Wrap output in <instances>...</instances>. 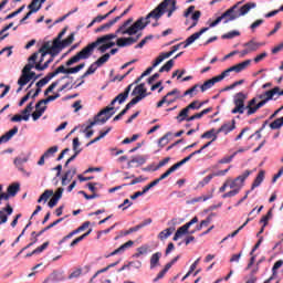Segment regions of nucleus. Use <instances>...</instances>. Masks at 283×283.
<instances>
[{
    "label": "nucleus",
    "mask_w": 283,
    "mask_h": 283,
    "mask_svg": "<svg viewBox=\"0 0 283 283\" xmlns=\"http://www.w3.org/2000/svg\"><path fill=\"white\" fill-rule=\"evenodd\" d=\"M235 36H240V31H230L224 33L221 39H235Z\"/></svg>",
    "instance_id": "nucleus-62"
},
{
    "label": "nucleus",
    "mask_w": 283,
    "mask_h": 283,
    "mask_svg": "<svg viewBox=\"0 0 283 283\" xmlns=\"http://www.w3.org/2000/svg\"><path fill=\"white\" fill-rule=\"evenodd\" d=\"M238 8V4H234L232 8L228 9L224 13H222L220 17H218L213 22L210 23L209 28H216L222 19H227V17H230L229 21H233L238 19V15H232L233 11Z\"/></svg>",
    "instance_id": "nucleus-10"
},
{
    "label": "nucleus",
    "mask_w": 283,
    "mask_h": 283,
    "mask_svg": "<svg viewBox=\"0 0 283 283\" xmlns=\"http://www.w3.org/2000/svg\"><path fill=\"white\" fill-rule=\"evenodd\" d=\"M255 2H248L243 7L240 8L239 17H244V14H249L252 8H255Z\"/></svg>",
    "instance_id": "nucleus-31"
},
{
    "label": "nucleus",
    "mask_w": 283,
    "mask_h": 283,
    "mask_svg": "<svg viewBox=\"0 0 283 283\" xmlns=\"http://www.w3.org/2000/svg\"><path fill=\"white\" fill-rule=\"evenodd\" d=\"M160 258H163L161 252H156L150 258V269H156L160 264Z\"/></svg>",
    "instance_id": "nucleus-30"
},
{
    "label": "nucleus",
    "mask_w": 283,
    "mask_h": 283,
    "mask_svg": "<svg viewBox=\"0 0 283 283\" xmlns=\"http://www.w3.org/2000/svg\"><path fill=\"white\" fill-rule=\"evenodd\" d=\"M255 103H258V99L255 97L249 101L245 107L248 109V116H253V114H255L258 109L264 107L268 102H265V99H261V102H259L258 104Z\"/></svg>",
    "instance_id": "nucleus-11"
},
{
    "label": "nucleus",
    "mask_w": 283,
    "mask_h": 283,
    "mask_svg": "<svg viewBox=\"0 0 283 283\" xmlns=\"http://www.w3.org/2000/svg\"><path fill=\"white\" fill-rule=\"evenodd\" d=\"M214 177H216V174H210L206 176L201 181H199L198 187L199 188L206 187V185H209V182H211V180H213Z\"/></svg>",
    "instance_id": "nucleus-43"
},
{
    "label": "nucleus",
    "mask_w": 283,
    "mask_h": 283,
    "mask_svg": "<svg viewBox=\"0 0 283 283\" xmlns=\"http://www.w3.org/2000/svg\"><path fill=\"white\" fill-rule=\"evenodd\" d=\"M54 61V56L51 55V57L43 64H35V70H38V72H43L44 70H48L50 67V63H52Z\"/></svg>",
    "instance_id": "nucleus-39"
},
{
    "label": "nucleus",
    "mask_w": 283,
    "mask_h": 283,
    "mask_svg": "<svg viewBox=\"0 0 283 283\" xmlns=\"http://www.w3.org/2000/svg\"><path fill=\"white\" fill-rule=\"evenodd\" d=\"M83 67H85V63H81L77 66L70 67V69H67V74H77V72H81V70H83Z\"/></svg>",
    "instance_id": "nucleus-57"
},
{
    "label": "nucleus",
    "mask_w": 283,
    "mask_h": 283,
    "mask_svg": "<svg viewBox=\"0 0 283 283\" xmlns=\"http://www.w3.org/2000/svg\"><path fill=\"white\" fill-rule=\"evenodd\" d=\"M264 45V42H255V40H250L249 42L243 44V48H247L248 51L251 52H258L260 48Z\"/></svg>",
    "instance_id": "nucleus-21"
},
{
    "label": "nucleus",
    "mask_w": 283,
    "mask_h": 283,
    "mask_svg": "<svg viewBox=\"0 0 283 283\" xmlns=\"http://www.w3.org/2000/svg\"><path fill=\"white\" fill-rule=\"evenodd\" d=\"M32 109H34V102H30L27 107L21 112L22 116H28V120H30V114H32Z\"/></svg>",
    "instance_id": "nucleus-44"
},
{
    "label": "nucleus",
    "mask_w": 283,
    "mask_h": 283,
    "mask_svg": "<svg viewBox=\"0 0 283 283\" xmlns=\"http://www.w3.org/2000/svg\"><path fill=\"white\" fill-rule=\"evenodd\" d=\"M52 196H54V190H45L38 199V202H48Z\"/></svg>",
    "instance_id": "nucleus-36"
},
{
    "label": "nucleus",
    "mask_w": 283,
    "mask_h": 283,
    "mask_svg": "<svg viewBox=\"0 0 283 283\" xmlns=\"http://www.w3.org/2000/svg\"><path fill=\"white\" fill-rule=\"evenodd\" d=\"M60 222H63V218H60V219L53 221L52 223H50L49 226H46L44 229H42L41 231H39L36 235H39V237L43 235V233H45V231H50V229L56 227V224H60Z\"/></svg>",
    "instance_id": "nucleus-35"
},
{
    "label": "nucleus",
    "mask_w": 283,
    "mask_h": 283,
    "mask_svg": "<svg viewBox=\"0 0 283 283\" xmlns=\"http://www.w3.org/2000/svg\"><path fill=\"white\" fill-rule=\"evenodd\" d=\"M244 101H247V95L240 92L234 96L235 107L232 109V114H244Z\"/></svg>",
    "instance_id": "nucleus-8"
},
{
    "label": "nucleus",
    "mask_w": 283,
    "mask_h": 283,
    "mask_svg": "<svg viewBox=\"0 0 283 283\" xmlns=\"http://www.w3.org/2000/svg\"><path fill=\"white\" fill-rule=\"evenodd\" d=\"M45 109H48V106H39V103L35 104V112L32 113L33 120H39L45 114Z\"/></svg>",
    "instance_id": "nucleus-26"
},
{
    "label": "nucleus",
    "mask_w": 283,
    "mask_h": 283,
    "mask_svg": "<svg viewBox=\"0 0 283 283\" xmlns=\"http://www.w3.org/2000/svg\"><path fill=\"white\" fill-rule=\"evenodd\" d=\"M15 134H19V127L14 126L12 129L7 132L4 135L0 137V145L2 143H8L12 138V136H15Z\"/></svg>",
    "instance_id": "nucleus-24"
},
{
    "label": "nucleus",
    "mask_w": 283,
    "mask_h": 283,
    "mask_svg": "<svg viewBox=\"0 0 283 283\" xmlns=\"http://www.w3.org/2000/svg\"><path fill=\"white\" fill-rule=\"evenodd\" d=\"M176 98L174 99H167V96H164L158 103H157V107L160 108L163 107V105L165 103H167V105H171V103H175Z\"/></svg>",
    "instance_id": "nucleus-63"
},
{
    "label": "nucleus",
    "mask_w": 283,
    "mask_h": 283,
    "mask_svg": "<svg viewBox=\"0 0 283 283\" xmlns=\"http://www.w3.org/2000/svg\"><path fill=\"white\" fill-rule=\"evenodd\" d=\"M171 67H174V59L169 60L165 65L159 69V73L163 72H171Z\"/></svg>",
    "instance_id": "nucleus-49"
},
{
    "label": "nucleus",
    "mask_w": 283,
    "mask_h": 283,
    "mask_svg": "<svg viewBox=\"0 0 283 283\" xmlns=\"http://www.w3.org/2000/svg\"><path fill=\"white\" fill-rule=\"evenodd\" d=\"M251 65V60H245L237 65L230 66L226 71H223L220 75H217V78L220 81H224L231 72H235L237 74H240V72L247 70Z\"/></svg>",
    "instance_id": "nucleus-7"
},
{
    "label": "nucleus",
    "mask_w": 283,
    "mask_h": 283,
    "mask_svg": "<svg viewBox=\"0 0 283 283\" xmlns=\"http://www.w3.org/2000/svg\"><path fill=\"white\" fill-rule=\"evenodd\" d=\"M193 154H190L189 156H187L186 158H184L182 160L178 161L177 164L172 165L175 169H180V167H182V165L189 163V160H191Z\"/></svg>",
    "instance_id": "nucleus-52"
},
{
    "label": "nucleus",
    "mask_w": 283,
    "mask_h": 283,
    "mask_svg": "<svg viewBox=\"0 0 283 283\" xmlns=\"http://www.w3.org/2000/svg\"><path fill=\"white\" fill-rule=\"evenodd\" d=\"M165 59H169V53H160L153 63V67H158V65H160Z\"/></svg>",
    "instance_id": "nucleus-41"
},
{
    "label": "nucleus",
    "mask_w": 283,
    "mask_h": 283,
    "mask_svg": "<svg viewBox=\"0 0 283 283\" xmlns=\"http://www.w3.org/2000/svg\"><path fill=\"white\" fill-rule=\"evenodd\" d=\"M216 83H220V80L218 78V76H214L210 80H207L201 86L200 90L201 92H207V90H211V87H213L216 85Z\"/></svg>",
    "instance_id": "nucleus-25"
},
{
    "label": "nucleus",
    "mask_w": 283,
    "mask_h": 283,
    "mask_svg": "<svg viewBox=\"0 0 283 283\" xmlns=\"http://www.w3.org/2000/svg\"><path fill=\"white\" fill-rule=\"evenodd\" d=\"M109 132H112V127H108L105 132H101L99 136L95 137L93 140H91L87 144V147H90V145H94V143H98V140L105 138L108 135Z\"/></svg>",
    "instance_id": "nucleus-37"
},
{
    "label": "nucleus",
    "mask_w": 283,
    "mask_h": 283,
    "mask_svg": "<svg viewBox=\"0 0 283 283\" xmlns=\"http://www.w3.org/2000/svg\"><path fill=\"white\" fill-rule=\"evenodd\" d=\"M137 94V96H136ZM132 96H136L134 98H139V102L143 101V98H147L149 94H147V88H145V83H140L137 85L132 93Z\"/></svg>",
    "instance_id": "nucleus-14"
},
{
    "label": "nucleus",
    "mask_w": 283,
    "mask_h": 283,
    "mask_svg": "<svg viewBox=\"0 0 283 283\" xmlns=\"http://www.w3.org/2000/svg\"><path fill=\"white\" fill-rule=\"evenodd\" d=\"M238 156V153H233L230 156H226L219 160V165H229V163H232L233 159Z\"/></svg>",
    "instance_id": "nucleus-46"
},
{
    "label": "nucleus",
    "mask_w": 283,
    "mask_h": 283,
    "mask_svg": "<svg viewBox=\"0 0 283 283\" xmlns=\"http://www.w3.org/2000/svg\"><path fill=\"white\" fill-rule=\"evenodd\" d=\"M171 0H164L161 3H159L153 11H150L145 18H139L129 30L126 32L128 34H138L140 30H145L147 25L151 23L149 19H155V21H158L165 12H167V8L169 6V2Z\"/></svg>",
    "instance_id": "nucleus-1"
},
{
    "label": "nucleus",
    "mask_w": 283,
    "mask_h": 283,
    "mask_svg": "<svg viewBox=\"0 0 283 283\" xmlns=\"http://www.w3.org/2000/svg\"><path fill=\"white\" fill-rule=\"evenodd\" d=\"M133 25H134V18H129L115 31V33L103 35L98 38L95 42L97 43V45H101V43H106V41H112V39H116L118 34H128V36H134V34L136 33L126 32L127 30L132 29Z\"/></svg>",
    "instance_id": "nucleus-2"
},
{
    "label": "nucleus",
    "mask_w": 283,
    "mask_h": 283,
    "mask_svg": "<svg viewBox=\"0 0 283 283\" xmlns=\"http://www.w3.org/2000/svg\"><path fill=\"white\" fill-rule=\"evenodd\" d=\"M96 70H98V65L96 64V62H94L93 64L90 65L87 71L80 77L81 82L75 87H81V85H83V83H85V80H83V78H87V76L94 74V72H96Z\"/></svg>",
    "instance_id": "nucleus-18"
},
{
    "label": "nucleus",
    "mask_w": 283,
    "mask_h": 283,
    "mask_svg": "<svg viewBox=\"0 0 283 283\" xmlns=\"http://www.w3.org/2000/svg\"><path fill=\"white\" fill-rule=\"evenodd\" d=\"M149 253V245H142L137 248V252L133 254V258H139L140 255H147Z\"/></svg>",
    "instance_id": "nucleus-38"
},
{
    "label": "nucleus",
    "mask_w": 283,
    "mask_h": 283,
    "mask_svg": "<svg viewBox=\"0 0 283 283\" xmlns=\"http://www.w3.org/2000/svg\"><path fill=\"white\" fill-rule=\"evenodd\" d=\"M76 176V168H71L62 177V186L65 187L69 182H72V178Z\"/></svg>",
    "instance_id": "nucleus-22"
},
{
    "label": "nucleus",
    "mask_w": 283,
    "mask_h": 283,
    "mask_svg": "<svg viewBox=\"0 0 283 283\" xmlns=\"http://www.w3.org/2000/svg\"><path fill=\"white\" fill-rule=\"evenodd\" d=\"M200 107H202V104H198V101H193L187 107L181 109V112L177 115L176 119L178 120V123H182L185 122V118L189 116L190 109H200Z\"/></svg>",
    "instance_id": "nucleus-9"
},
{
    "label": "nucleus",
    "mask_w": 283,
    "mask_h": 283,
    "mask_svg": "<svg viewBox=\"0 0 283 283\" xmlns=\"http://www.w3.org/2000/svg\"><path fill=\"white\" fill-rule=\"evenodd\" d=\"M177 169L174 167V166H171L166 172H164L159 178H157V179H159V182L160 181H163V180H165V178H169V176H171V174H174V171H176Z\"/></svg>",
    "instance_id": "nucleus-58"
},
{
    "label": "nucleus",
    "mask_w": 283,
    "mask_h": 283,
    "mask_svg": "<svg viewBox=\"0 0 283 283\" xmlns=\"http://www.w3.org/2000/svg\"><path fill=\"white\" fill-rule=\"evenodd\" d=\"M109 53H105L99 59H97V61H95V65H97V67L105 65V63L109 61Z\"/></svg>",
    "instance_id": "nucleus-42"
},
{
    "label": "nucleus",
    "mask_w": 283,
    "mask_h": 283,
    "mask_svg": "<svg viewBox=\"0 0 283 283\" xmlns=\"http://www.w3.org/2000/svg\"><path fill=\"white\" fill-rule=\"evenodd\" d=\"M273 218V208H271L265 216H263L260 220V223L263 224V227H266L269 224V221Z\"/></svg>",
    "instance_id": "nucleus-40"
},
{
    "label": "nucleus",
    "mask_w": 283,
    "mask_h": 283,
    "mask_svg": "<svg viewBox=\"0 0 283 283\" xmlns=\"http://www.w3.org/2000/svg\"><path fill=\"white\" fill-rule=\"evenodd\" d=\"M169 136H171V133H167L161 138H159V142H158L159 147H165V145L169 144Z\"/></svg>",
    "instance_id": "nucleus-54"
},
{
    "label": "nucleus",
    "mask_w": 283,
    "mask_h": 283,
    "mask_svg": "<svg viewBox=\"0 0 283 283\" xmlns=\"http://www.w3.org/2000/svg\"><path fill=\"white\" fill-rule=\"evenodd\" d=\"M90 233H92V229H90L86 233L82 234L81 237H77L76 239H74L71 242L70 247H76V244H78V242H83V240H85V238H87Z\"/></svg>",
    "instance_id": "nucleus-45"
},
{
    "label": "nucleus",
    "mask_w": 283,
    "mask_h": 283,
    "mask_svg": "<svg viewBox=\"0 0 283 283\" xmlns=\"http://www.w3.org/2000/svg\"><path fill=\"white\" fill-rule=\"evenodd\" d=\"M193 154H190L189 156H187L186 158H184L182 160L178 161L177 164L172 165L175 169H180V167H182V165L189 163V160H191Z\"/></svg>",
    "instance_id": "nucleus-53"
},
{
    "label": "nucleus",
    "mask_w": 283,
    "mask_h": 283,
    "mask_svg": "<svg viewBox=\"0 0 283 283\" xmlns=\"http://www.w3.org/2000/svg\"><path fill=\"white\" fill-rule=\"evenodd\" d=\"M81 275H83V269L77 268L76 270H74L70 275H69V280H74L76 277H81Z\"/></svg>",
    "instance_id": "nucleus-59"
},
{
    "label": "nucleus",
    "mask_w": 283,
    "mask_h": 283,
    "mask_svg": "<svg viewBox=\"0 0 283 283\" xmlns=\"http://www.w3.org/2000/svg\"><path fill=\"white\" fill-rule=\"evenodd\" d=\"M189 233V230L185 226H181L180 228L177 229L172 240L176 242L182 238V235H187Z\"/></svg>",
    "instance_id": "nucleus-32"
},
{
    "label": "nucleus",
    "mask_w": 283,
    "mask_h": 283,
    "mask_svg": "<svg viewBox=\"0 0 283 283\" xmlns=\"http://www.w3.org/2000/svg\"><path fill=\"white\" fill-rule=\"evenodd\" d=\"M95 48H98V44L96 41L86 45L84 49H82L80 52H77L73 57H71L70 60L66 61V67L74 65V63H78V61L90 59L92 56V53L94 52Z\"/></svg>",
    "instance_id": "nucleus-3"
},
{
    "label": "nucleus",
    "mask_w": 283,
    "mask_h": 283,
    "mask_svg": "<svg viewBox=\"0 0 283 283\" xmlns=\"http://www.w3.org/2000/svg\"><path fill=\"white\" fill-rule=\"evenodd\" d=\"M240 193V188H237V189H232L226 193L222 195V198L223 199H227V198H233L234 196H238Z\"/></svg>",
    "instance_id": "nucleus-55"
},
{
    "label": "nucleus",
    "mask_w": 283,
    "mask_h": 283,
    "mask_svg": "<svg viewBox=\"0 0 283 283\" xmlns=\"http://www.w3.org/2000/svg\"><path fill=\"white\" fill-rule=\"evenodd\" d=\"M264 175H265L264 170L259 171L256 178L254 179V181L251 186V191H253V189H255L256 187H260L262 185V182H264Z\"/></svg>",
    "instance_id": "nucleus-27"
},
{
    "label": "nucleus",
    "mask_w": 283,
    "mask_h": 283,
    "mask_svg": "<svg viewBox=\"0 0 283 283\" xmlns=\"http://www.w3.org/2000/svg\"><path fill=\"white\" fill-rule=\"evenodd\" d=\"M193 154H190L189 156H187L186 158H184L182 160L178 161L177 164L172 165L175 169H180V167H182V165L189 163V160H191Z\"/></svg>",
    "instance_id": "nucleus-51"
},
{
    "label": "nucleus",
    "mask_w": 283,
    "mask_h": 283,
    "mask_svg": "<svg viewBox=\"0 0 283 283\" xmlns=\"http://www.w3.org/2000/svg\"><path fill=\"white\" fill-rule=\"evenodd\" d=\"M114 114H116V112H114V107L106 106L94 117V120L86 126V130L92 129L96 123H102V125H105V123L108 122Z\"/></svg>",
    "instance_id": "nucleus-6"
},
{
    "label": "nucleus",
    "mask_w": 283,
    "mask_h": 283,
    "mask_svg": "<svg viewBox=\"0 0 283 283\" xmlns=\"http://www.w3.org/2000/svg\"><path fill=\"white\" fill-rule=\"evenodd\" d=\"M35 54H42V56H48L50 54V44H43Z\"/></svg>",
    "instance_id": "nucleus-50"
},
{
    "label": "nucleus",
    "mask_w": 283,
    "mask_h": 283,
    "mask_svg": "<svg viewBox=\"0 0 283 283\" xmlns=\"http://www.w3.org/2000/svg\"><path fill=\"white\" fill-rule=\"evenodd\" d=\"M56 98H61V93H55L54 95H50L44 99H40L38 102V107H41V105L46 106L48 103H52V101H56Z\"/></svg>",
    "instance_id": "nucleus-28"
},
{
    "label": "nucleus",
    "mask_w": 283,
    "mask_h": 283,
    "mask_svg": "<svg viewBox=\"0 0 283 283\" xmlns=\"http://www.w3.org/2000/svg\"><path fill=\"white\" fill-rule=\"evenodd\" d=\"M53 76H59V74H67V69L65 66L60 65L55 71L51 72Z\"/></svg>",
    "instance_id": "nucleus-64"
},
{
    "label": "nucleus",
    "mask_w": 283,
    "mask_h": 283,
    "mask_svg": "<svg viewBox=\"0 0 283 283\" xmlns=\"http://www.w3.org/2000/svg\"><path fill=\"white\" fill-rule=\"evenodd\" d=\"M56 151H59V146H52L43 155L46 158H50V156H54L56 154Z\"/></svg>",
    "instance_id": "nucleus-61"
},
{
    "label": "nucleus",
    "mask_w": 283,
    "mask_h": 283,
    "mask_svg": "<svg viewBox=\"0 0 283 283\" xmlns=\"http://www.w3.org/2000/svg\"><path fill=\"white\" fill-rule=\"evenodd\" d=\"M74 33H71L66 39L62 41L64 48H67L69 45H72V43H74Z\"/></svg>",
    "instance_id": "nucleus-60"
},
{
    "label": "nucleus",
    "mask_w": 283,
    "mask_h": 283,
    "mask_svg": "<svg viewBox=\"0 0 283 283\" xmlns=\"http://www.w3.org/2000/svg\"><path fill=\"white\" fill-rule=\"evenodd\" d=\"M280 92V86H275L274 88L270 91H265L263 94L259 95L260 99H265V102L269 103V101H273V96Z\"/></svg>",
    "instance_id": "nucleus-20"
},
{
    "label": "nucleus",
    "mask_w": 283,
    "mask_h": 283,
    "mask_svg": "<svg viewBox=\"0 0 283 283\" xmlns=\"http://www.w3.org/2000/svg\"><path fill=\"white\" fill-rule=\"evenodd\" d=\"M249 222H251V219H247V221L238 228V230H235L234 232L228 234L226 238H223L222 242H226V240H229V238H235V235H238L240 233V231H242L244 229V227L247 224H249Z\"/></svg>",
    "instance_id": "nucleus-33"
},
{
    "label": "nucleus",
    "mask_w": 283,
    "mask_h": 283,
    "mask_svg": "<svg viewBox=\"0 0 283 283\" xmlns=\"http://www.w3.org/2000/svg\"><path fill=\"white\" fill-rule=\"evenodd\" d=\"M91 222L90 221H85L82 226H80L77 229L73 230L72 232H70L67 235H65L60 242L59 244H63V242H65L66 240H70L73 235H76V233H81V231H85V229L90 228Z\"/></svg>",
    "instance_id": "nucleus-16"
},
{
    "label": "nucleus",
    "mask_w": 283,
    "mask_h": 283,
    "mask_svg": "<svg viewBox=\"0 0 283 283\" xmlns=\"http://www.w3.org/2000/svg\"><path fill=\"white\" fill-rule=\"evenodd\" d=\"M174 233V230L171 228L163 230L159 234L158 238L159 240H167L171 234Z\"/></svg>",
    "instance_id": "nucleus-48"
},
{
    "label": "nucleus",
    "mask_w": 283,
    "mask_h": 283,
    "mask_svg": "<svg viewBox=\"0 0 283 283\" xmlns=\"http://www.w3.org/2000/svg\"><path fill=\"white\" fill-rule=\"evenodd\" d=\"M218 130H216V128H212L206 133H203L201 135V138H212V140L210 143H216V140H218Z\"/></svg>",
    "instance_id": "nucleus-29"
},
{
    "label": "nucleus",
    "mask_w": 283,
    "mask_h": 283,
    "mask_svg": "<svg viewBox=\"0 0 283 283\" xmlns=\"http://www.w3.org/2000/svg\"><path fill=\"white\" fill-rule=\"evenodd\" d=\"M134 84H129L123 93H119L112 102L109 107H114L116 103H119V105H123L125 101L129 97V92H132V87Z\"/></svg>",
    "instance_id": "nucleus-12"
},
{
    "label": "nucleus",
    "mask_w": 283,
    "mask_h": 283,
    "mask_svg": "<svg viewBox=\"0 0 283 283\" xmlns=\"http://www.w3.org/2000/svg\"><path fill=\"white\" fill-rule=\"evenodd\" d=\"M130 247H134V241L129 240L126 243L122 244L118 249L111 252L106 258H112L114 255H118V253H125L127 249H130Z\"/></svg>",
    "instance_id": "nucleus-17"
},
{
    "label": "nucleus",
    "mask_w": 283,
    "mask_h": 283,
    "mask_svg": "<svg viewBox=\"0 0 283 283\" xmlns=\"http://www.w3.org/2000/svg\"><path fill=\"white\" fill-rule=\"evenodd\" d=\"M118 21H120V17H116L113 20H109L108 22L102 24L101 27L95 29V32H105V30H109V28H112V25H114L115 23H118Z\"/></svg>",
    "instance_id": "nucleus-23"
},
{
    "label": "nucleus",
    "mask_w": 283,
    "mask_h": 283,
    "mask_svg": "<svg viewBox=\"0 0 283 283\" xmlns=\"http://www.w3.org/2000/svg\"><path fill=\"white\" fill-rule=\"evenodd\" d=\"M36 59H39V53H33L28 59L29 63L22 69V74L18 80V85H20V87H24V85H28L32 81L30 75H28V72H30V70H34V63L36 62Z\"/></svg>",
    "instance_id": "nucleus-4"
},
{
    "label": "nucleus",
    "mask_w": 283,
    "mask_h": 283,
    "mask_svg": "<svg viewBox=\"0 0 283 283\" xmlns=\"http://www.w3.org/2000/svg\"><path fill=\"white\" fill-rule=\"evenodd\" d=\"M235 129V119H232L231 122L224 123L217 129V134H231Z\"/></svg>",
    "instance_id": "nucleus-15"
},
{
    "label": "nucleus",
    "mask_w": 283,
    "mask_h": 283,
    "mask_svg": "<svg viewBox=\"0 0 283 283\" xmlns=\"http://www.w3.org/2000/svg\"><path fill=\"white\" fill-rule=\"evenodd\" d=\"M20 189H21V186L19 184H12L8 187L7 193H9V196L11 197H14L17 196V193H19Z\"/></svg>",
    "instance_id": "nucleus-34"
},
{
    "label": "nucleus",
    "mask_w": 283,
    "mask_h": 283,
    "mask_svg": "<svg viewBox=\"0 0 283 283\" xmlns=\"http://www.w3.org/2000/svg\"><path fill=\"white\" fill-rule=\"evenodd\" d=\"M250 174H251V170H245L242 175L238 176L235 180L239 181V184L244 185V180L248 179Z\"/></svg>",
    "instance_id": "nucleus-56"
},
{
    "label": "nucleus",
    "mask_w": 283,
    "mask_h": 283,
    "mask_svg": "<svg viewBox=\"0 0 283 283\" xmlns=\"http://www.w3.org/2000/svg\"><path fill=\"white\" fill-rule=\"evenodd\" d=\"M211 112H213V108L208 107V108H205L203 111H201L200 113H196L195 115H192L190 117L187 116L185 118V120H187V123H191V120L200 119V118H202V116H207V114H211Z\"/></svg>",
    "instance_id": "nucleus-19"
},
{
    "label": "nucleus",
    "mask_w": 283,
    "mask_h": 283,
    "mask_svg": "<svg viewBox=\"0 0 283 283\" xmlns=\"http://www.w3.org/2000/svg\"><path fill=\"white\" fill-rule=\"evenodd\" d=\"M213 191H216V189H212V191L203 197H198L192 199V202H207V200H211V198H213Z\"/></svg>",
    "instance_id": "nucleus-47"
},
{
    "label": "nucleus",
    "mask_w": 283,
    "mask_h": 283,
    "mask_svg": "<svg viewBox=\"0 0 283 283\" xmlns=\"http://www.w3.org/2000/svg\"><path fill=\"white\" fill-rule=\"evenodd\" d=\"M140 36H143V33L137 34L136 38H133V36L119 38L116 41V45L118 48H127L129 45H134V43H136L138 41V39H140Z\"/></svg>",
    "instance_id": "nucleus-13"
},
{
    "label": "nucleus",
    "mask_w": 283,
    "mask_h": 283,
    "mask_svg": "<svg viewBox=\"0 0 283 283\" xmlns=\"http://www.w3.org/2000/svg\"><path fill=\"white\" fill-rule=\"evenodd\" d=\"M208 30H209V27L202 28L199 32H196L190 36H188L185 42H180L179 44L174 45L169 52H166V54H169V56H172L175 52H178V50H180V46L184 45V48H189L191 43L198 41V39H200V36L205 34V32H208Z\"/></svg>",
    "instance_id": "nucleus-5"
}]
</instances>
